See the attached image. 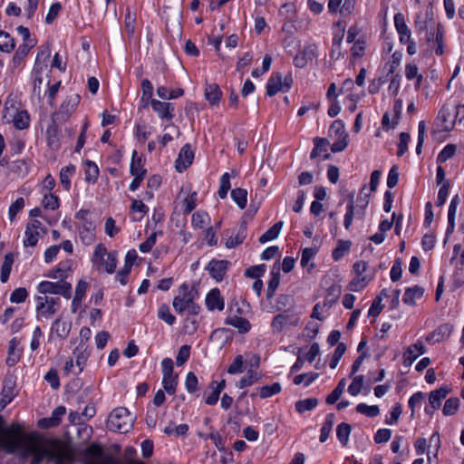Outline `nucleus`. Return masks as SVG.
<instances>
[{"instance_id": "52", "label": "nucleus", "mask_w": 464, "mask_h": 464, "mask_svg": "<svg viewBox=\"0 0 464 464\" xmlns=\"http://www.w3.org/2000/svg\"><path fill=\"white\" fill-rule=\"evenodd\" d=\"M43 78L41 75V70L35 66L34 69V89L33 93L39 101L42 100V89Z\"/></svg>"}, {"instance_id": "30", "label": "nucleus", "mask_w": 464, "mask_h": 464, "mask_svg": "<svg viewBox=\"0 0 464 464\" xmlns=\"http://www.w3.org/2000/svg\"><path fill=\"white\" fill-rule=\"evenodd\" d=\"M50 449H52V453L55 454L54 456H49V459L55 461L54 464H66L70 459L56 441L50 442Z\"/></svg>"}, {"instance_id": "50", "label": "nucleus", "mask_w": 464, "mask_h": 464, "mask_svg": "<svg viewBox=\"0 0 464 464\" xmlns=\"http://www.w3.org/2000/svg\"><path fill=\"white\" fill-rule=\"evenodd\" d=\"M281 392V385L279 382H275L271 385H265L259 389V396L262 399L269 398Z\"/></svg>"}, {"instance_id": "1", "label": "nucleus", "mask_w": 464, "mask_h": 464, "mask_svg": "<svg viewBox=\"0 0 464 464\" xmlns=\"http://www.w3.org/2000/svg\"><path fill=\"white\" fill-rule=\"evenodd\" d=\"M7 432L19 437V440H8L16 444L17 449L14 453L19 452L23 459L34 456L30 464H41L44 458L55 455L52 453L50 444H47L42 438L34 434L25 435L21 425H14Z\"/></svg>"}, {"instance_id": "24", "label": "nucleus", "mask_w": 464, "mask_h": 464, "mask_svg": "<svg viewBox=\"0 0 464 464\" xmlns=\"http://www.w3.org/2000/svg\"><path fill=\"white\" fill-rule=\"evenodd\" d=\"M84 453L86 456L92 458L89 464H98L106 457H113L112 455L110 454H103V450L102 446L96 443L89 445L85 449Z\"/></svg>"}, {"instance_id": "22", "label": "nucleus", "mask_w": 464, "mask_h": 464, "mask_svg": "<svg viewBox=\"0 0 464 464\" xmlns=\"http://www.w3.org/2000/svg\"><path fill=\"white\" fill-rule=\"evenodd\" d=\"M95 224L92 220H85L79 231L80 238L82 244L89 246L93 243L95 235Z\"/></svg>"}, {"instance_id": "51", "label": "nucleus", "mask_w": 464, "mask_h": 464, "mask_svg": "<svg viewBox=\"0 0 464 464\" xmlns=\"http://www.w3.org/2000/svg\"><path fill=\"white\" fill-rule=\"evenodd\" d=\"M289 322V316L285 314L276 315L271 323V327L274 332L281 333L285 326Z\"/></svg>"}, {"instance_id": "32", "label": "nucleus", "mask_w": 464, "mask_h": 464, "mask_svg": "<svg viewBox=\"0 0 464 464\" xmlns=\"http://www.w3.org/2000/svg\"><path fill=\"white\" fill-rule=\"evenodd\" d=\"M334 413H328L325 417L324 422L321 428L320 431V442H325L327 439L329 438V435L333 430V426L334 424Z\"/></svg>"}, {"instance_id": "53", "label": "nucleus", "mask_w": 464, "mask_h": 464, "mask_svg": "<svg viewBox=\"0 0 464 464\" xmlns=\"http://www.w3.org/2000/svg\"><path fill=\"white\" fill-rule=\"evenodd\" d=\"M345 388V380L343 379L337 384V386L334 389V391L327 396L326 403L334 404L342 396Z\"/></svg>"}, {"instance_id": "60", "label": "nucleus", "mask_w": 464, "mask_h": 464, "mask_svg": "<svg viewBox=\"0 0 464 464\" xmlns=\"http://www.w3.org/2000/svg\"><path fill=\"white\" fill-rule=\"evenodd\" d=\"M230 176L227 172L224 173L220 178V187L218 194L220 198H225L230 189Z\"/></svg>"}, {"instance_id": "36", "label": "nucleus", "mask_w": 464, "mask_h": 464, "mask_svg": "<svg viewBox=\"0 0 464 464\" xmlns=\"http://www.w3.org/2000/svg\"><path fill=\"white\" fill-rule=\"evenodd\" d=\"M283 221H278L276 222L273 227H271L269 229H267L260 237H259V242L261 244H264L266 242H268V241H271V240H274L276 239L282 227H283Z\"/></svg>"}, {"instance_id": "31", "label": "nucleus", "mask_w": 464, "mask_h": 464, "mask_svg": "<svg viewBox=\"0 0 464 464\" xmlns=\"http://www.w3.org/2000/svg\"><path fill=\"white\" fill-rule=\"evenodd\" d=\"M75 170V166L71 164L60 171V182L67 191L71 188V178L74 175Z\"/></svg>"}, {"instance_id": "7", "label": "nucleus", "mask_w": 464, "mask_h": 464, "mask_svg": "<svg viewBox=\"0 0 464 464\" xmlns=\"http://www.w3.org/2000/svg\"><path fill=\"white\" fill-rule=\"evenodd\" d=\"M36 313L38 320L49 319L57 311L55 306L59 302V298L49 297L47 295H39L36 297Z\"/></svg>"}, {"instance_id": "5", "label": "nucleus", "mask_w": 464, "mask_h": 464, "mask_svg": "<svg viewBox=\"0 0 464 464\" xmlns=\"http://www.w3.org/2000/svg\"><path fill=\"white\" fill-rule=\"evenodd\" d=\"M293 84V78L290 73L285 77L281 72L273 73L266 83V94L270 97L278 92H287Z\"/></svg>"}, {"instance_id": "48", "label": "nucleus", "mask_w": 464, "mask_h": 464, "mask_svg": "<svg viewBox=\"0 0 464 464\" xmlns=\"http://www.w3.org/2000/svg\"><path fill=\"white\" fill-rule=\"evenodd\" d=\"M70 269V266L67 263H60L58 266L52 271H50L46 276L54 278V279H60L64 280V278L67 277L68 270Z\"/></svg>"}, {"instance_id": "45", "label": "nucleus", "mask_w": 464, "mask_h": 464, "mask_svg": "<svg viewBox=\"0 0 464 464\" xmlns=\"http://www.w3.org/2000/svg\"><path fill=\"white\" fill-rule=\"evenodd\" d=\"M162 385L167 393L169 395L174 394L178 385V375H163Z\"/></svg>"}, {"instance_id": "57", "label": "nucleus", "mask_w": 464, "mask_h": 464, "mask_svg": "<svg viewBox=\"0 0 464 464\" xmlns=\"http://www.w3.org/2000/svg\"><path fill=\"white\" fill-rule=\"evenodd\" d=\"M356 411L368 417H375L380 413V409L377 405L369 406L366 403H359L356 406Z\"/></svg>"}, {"instance_id": "58", "label": "nucleus", "mask_w": 464, "mask_h": 464, "mask_svg": "<svg viewBox=\"0 0 464 464\" xmlns=\"http://www.w3.org/2000/svg\"><path fill=\"white\" fill-rule=\"evenodd\" d=\"M456 146L454 144H448L444 147V149L439 153L437 157L438 163H443L452 158L456 152Z\"/></svg>"}, {"instance_id": "55", "label": "nucleus", "mask_w": 464, "mask_h": 464, "mask_svg": "<svg viewBox=\"0 0 464 464\" xmlns=\"http://www.w3.org/2000/svg\"><path fill=\"white\" fill-rule=\"evenodd\" d=\"M319 374L316 372H307L296 375L294 378V383L299 385L304 383L305 387L309 386L314 381L318 378Z\"/></svg>"}, {"instance_id": "12", "label": "nucleus", "mask_w": 464, "mask_h": 464, "mask_svg": "<svg viewBox=\"0 0 464 464\" xmlns=\"http://www.w3.org/2000/svg\"><path fill=\"white\" fill-rule=\"evenodd\" d=\"M194 159V152L192 151L190 146L188 144H185L179 153V157L175 161L176 169L179 172H182L188 167H189Z\"/></svg>"}, {"instance_id": "41", "label": "nucleus", "mask_w": 464, "mask_h": 464, "mask_svg": "<svg viewBox=\"0 0 464 464\" xmlns=\"http://www.w3.org/2000/svg\"><path fill=\"white\" fill-rule=\"evenodd\" d=\"M34 45L32 41H29L28 43H24L21 45H19L18 49L15 51L13 62L14 65H19L24 58L28 54L30 49Z\"/></svg>"}, {"instance_id": "43", "label": "nucleus", "mask_w": 464, "mask_h": 464, "mask_svg": "<svg viewBox=\"0 0 464 464\" xmlns=\"http://www.w3.org/2000/svg\"><path fill=\"white\" fill-rule=\"evenodd\" d=\"M14 264V256L12 254H6L4 263L1 267L0 279L2 283H6L11 273L12 266Z\"/></svg>"}, {"instance_id": "17", "label": "nucleus", "mask_w": 464, "mask_h": 464, "mask_svg": "<svg viewBox=\"0 0 464 464\" xmlns=\"http://www.w3.org/2000/svg\"><path fill=\"white\" fill-rule=\"evenodd\" d=\"M453 326L450 324H443L435 329L432 333L429 334L426 337L428 342L440 343L451 334Z\"/></svg>"}, {"instance_id": "64", "label": "nucleus", "mask_w": 464, "mask_h": 464, "mask_svg": "<svg viewBox=\"0 0 464 464\" xmlns=\"http://www.w3.org/2000/svg\"><path fill=\"white\" fill-rule=\"evenodd\" d=\"M28 296V292L24 287H19L14 289L11 295L10 301L15 304H21L25 301Z\"/></svg>"}, {"instance_id": "26", "label": "nucleus", "mask_w": 464, "mask_h": 464, "mask_svg": "<svg viewBox=\"0 0 464 464\" xmlns=\"http://www.w3.org/2000/svg\"><path fill=\"white\" fill-rule=\"evenodd\" d=\"M424 294V289L419 285H414L413 287H409L405 290L402 301L405 304L410 306H413L416 304V299H420L422 297Z\"/></svg>"}, {"instance_id": "14", "label": "nucleus", "mask_w": 464, "mask_h": 464, "mask_svg": "<svg viewBox=\"0 0 464 464\" xmlns=\"http://www.w3.org/2000/svg\"><path fill=\"white\" fill-rule=\"evenodd\" d=\"M425 353V347L420 341L410 345L403 353V364L406 367L411 366L413 362Z\"/></svg>"}, {"instance_id": "11", "label": "nucleus", "mask_w": 464, "mask_h": 464, "mask_svg": "<svg viewBox=\"0 0 464 464\" xmlns=\"http://www.w3.org/2000/svg\"><path fill=\"white\" fill-rule=\"evenodd\" d=\"M356 0H329L328 10L330 13L339 12L343 15L352 14L354 9Z\"/></svg>"}, {"instance_id": "47", "label": "nucleus", "mask_w": 464, "mask_h": 464, "mask_svg": "<svg viewBox=\"0 0 464 464\" xmlns=\"http://www.w3.org/2000/svg\"><path fill=\"white\" fill-rule=\"evenodd\" d=\"M459 408V399L457 397H451L445 401L442 412L445 416H452L458 411Z\"/></svg>"}, {"instance_id": "33", "label": "nucleus", "mask_w": 464, "mask_h": 464, "mask_svg": "<svg viewBox=\"0 0 464 464\" xmlns=\"http://www.w3.org/2000/svg\"><path fill=\"white\" fill-rule=\"evenodd\" d=\"M14 126L17 130H25L30 126V115L27 111H16L13 119Z\"/></svg>"}, {"instance_id": "46", "label": "nucleus", "mask_w": 464, "mask_h": 464, "mask_svg": "<svg viewBox=\"0 0 464 464\" xmlns=\"http://www.w3.org/2000/svg\"><path fill=\"white\" fill-rule=\"evenodd\" d=\"M318 404V401L315 398H308L305 400L297 401L295 402V410L299 413H303L304 411H312Z\"/></svg>"}, {"instance_id": "59", "label": "nucleus", "mask_w": 464, "mask_h": 464, "mask_svg": "<svg viewBox=\"0 0 464 464\" xmlns=\"http://www.w3.org/2000/svg\"><path fill=\"white\" fill-rule=\"evenodd\" d=\"M364 377L363 375H357L353 378L352 383L348 387V392L352 396H356L361 392L363 386Z\"/></svg>"}, {"instance_id": "23", "label": "nucleus", "mask_w": 464, "mask_h": 464, "mask_svg": "<svg viewBox=\"0 0 464 464\" xmlns=\"http://www.w3.org/2000/svg\"><path fill=\"white\" fill-rule=\"evenodd\" d=\"M73 355L76 360V365L79 368L78 372L75 374H78L82 371L83 366L90 356L88 346L84 343H79L78 346L73 351Z\"/></svg>"}, {"instance_id": "27", "label": "nucleus", "mask_w": 464, "mask_h": 464, "mask_svg": "<svg viewBox=\"0 0 464 464\" xmlns=\"http://www.w3.org/2000/svg\"><path fill=\"white\" fill-rule=\"evenodd\" d=\"M460 202L459 195H455L449 206V211H448V227H447V234H450L454 231L455 228V218L457 213L458 206Z\"/></svg>"}, {"instance_id": "56", "label": "nucleus", "mask_w": 464, "mask_h": 464, "mask_svg": "<svg viewBox=\"0 0 464 464\" xmlns=\"http://www.w3.org/2000/svg\"><path fill=\"white\" fill-rule=\"evenodd\" d=\"M158 317L167 323L169 325L174 324L176 318L171 314L169 307L167 304H161L158 311Z\"/></svg>"}, {"instance_id": "8", "label": "nucleus", "mask_w": 464, "mask_h": 464, "mask_svg": "<svg viewBox=\"0 0 464 464\" xmlns=\"http://www.w3.org/2000/svg\"><path fill=\"white\" fill-rule=\"evenodd\" d=\"M197 295L198 293L194 288H190L187 284H182L179 286V295L173 299L174 310L179 314L186 311V306L195 300Z\"/></svg>"}, {"instance_id": "13", "label": "nucleus", "mask_w": 464, "mask_h": 464, "mask_svg": "<svg viewBox=\"0 0 464 464\" xmlns=\"http://www.w3.org/2000/svg\"><path fill=\"white\" fill-rule=\"evenodd\" d=\"M205 303L209 311H222L225 307L224 298L218 288H213L208 293Z\"/></svg>"}, {"instance_id": "6", "label": "nucleus", "mask_w": 464, "mask_h": 464, "mask_svg": "<svg viewBox=\"0 0 464 464\" xmlns=\"http://www.w3.org/2000/svg\"><path fill=\"white\" fill-rule=\"evenodd\" d=\"M37 291L44 295L46 294L60 295L66 299H70L72 285L64 280H60L58 282L42 281L37 285Z\"/></svg>"}, {"instance_id": "15", "label": "nucleus", "mask_w": 464, "mask_h": 464, "mask_svg": "<svg viewBox=\"0 0 464 464\" xmlns=\"http://www.w3.org/2000/svg\"><path fill=\"white\" fill-rule=\"evenodd\" d=\"M228 264L229 263L227 260L213 259L208 263L207 269L208 270L210 276L218 282H219L224 278Z\"/></svg>"}, {"instance_id": "62", "label": "nucleus", "mask_w": 464, "mask_h": 464, "mask_svg": "<svg viewBox=\"0 0 464 464\" xmlns=\"http://www.w3.org/2000/svg\"><path fill=\"white\" fill-rule=\"evenodd\" d=\"M135 22V14H132L130 10L128 8L127 13L125 14L124 26L129 36H132L134 34Z\"/></svg>"}, {"instance_id": "10", "label": "nucleus", "mask_w": 464, "mask_h": 464, "mask_svg": "<svg viewBox=\"0 0 464 464\" xmlns=\"http://www.w3.org/2000/svg\"><path fill=\"white\" fill-rule=\"evenodd\" d=\"M450 392V389L448 386L432 391L429 396L430 407L425 408L426 414L432 415L434 411L440 407L441 401L447 397Z\"/></svg>"}, {"instance_id": "20", "label": "nucleus", "mask_w": 464, "mask_h": 464, "mask_svg": "<svg viewBox=\"0 0 464 464\" xmlns=\"http://www.w3.org/2000/svg\"><path fill=\"white\" fill-rule=\"evenodd\" d=\"M394 24L398 34H400V42L404 44L410 42L411 31L405 23L403 14L400 13L395 14Z\"/></svg>"}, {"instance_id": "63", "label": "nucleus", "mask_w": 464, "mask_h": 464, "mask_svg": "<svg viewBox=\"0 0 464 464\" xmlns=\"http://www.w3.org/2000/svg\"><path fill=\"white\" fill-rule=\"evenodd\" d=\"M42 204L44 208L55 210L59 208V198L52 193L44 194Z\"/></svg>"}, {"instance_id": "37", "label": "nucleus", "mask_w": 464, "mask_h": 464, "mask_svg": "<svg viewBox=\"0 0 464 464\" xmlns=\"http://www.w3.org/2000/svg\"><path fill=\"white\" fill-rule=\"evenodd\" d=\"M260 379V375L254 370L249 369L245 376H243L237 382V387L244 389L251 386Z\"/></svg>"}, {"instance_id": "19", "label": "nucleus", "mask_w": 464, "mask_h": 464, "mask_svg": "<svg viewBox=\"0 0 464 464\" xmlns=\"http://www.w3.org/2000/svg\"><path fill=\"white\" fill-rule=\"evenodd\" d=\"M72 324L68 320L57 318L52 324L51 333L60 339H65L69 335Z\"/></svg>"}, {"instance_id": "35", "label": "nucleus", "mask_w": 464, "mask_h": 464, "mask_svg": "<svg viewBox=\"0 0 464 464\" xmlns=\"http://www.w3.org/2000/svg\"><path fill=\"white\" fill-rule=\"evenodd\" d=\"M246 237V226L242 224L235 237H229L226 241V246L227 248H233L245 240Z\"/></svg>"}, {"instance_id": "38", "label": "nucleus", "mask_w": 464, "mask_h": 464, "mask_svg": "<svg viewBox=\"0 0 464 464\" xmlns=\"http://www.w3.org/2000/svg\"><path fill=\"white\" fill-rule=\"evenodd\" d=\"M85 180L89 183H95L99 177V168L92 160L85 161Z\"/></svg>"}, {"instance_id": "28", "label": "nucleus", "mask_w": 464, "mask_h": 464, "mask_svg": "<svg viewBox=\"0 0 464 464\" xmlns=\"http://www.w3.org/2000/svg\"><path fill=\"white\" fill-rule=\"evenodd\" d=\"M137 156L138 153L136 150H134L130 166V172L133 177H145L147 174V169L144 168L142 159Z\"/></svg>"}, {"instance_id": "2", "label": "nucleus", "mask_w": 464, "mask_h": 464, "mask_svg": "<svg viewBox=\"0 0 464 464\" xmlns=\"http://www.w3.org/2000/svg\"><path fill=\"white\" fill-rule=\"evenodd\" d=\"M133 426V419L124 407L114 409L108 417L107 428L114 432L127 433Z\"/></svg>"}, {"instance_id": "3", "label": "nucleus", "mask_w": 464, "mask_h": 464, "mask_svg": "<svg viewBox=\"0 0 464 464\" xmlns=\"http://www.w3.org/2000/svg\"><path fill=\"white\" fill-rule=\"evenodd\" d=\"M92 261L98 270L112 274L117 266V253L108 252L103 244H98L95 246Z\"/></svg>"}, {"instance_id": "18", "label": "nucleus", "mask_w": 464, "mask_h": 464, "mask_svg": "<svg viewBox=\"0 0 464 464\" xmlns=\"http://www.w3.org/2000/svg\"><path fill=\"white\" fill-rule=\"evenodd\" d=\"M81 101V97L77 93H72L66 96L61 104L60 113L68 118L72 112L77 108Z\"/></svg>"}, {"instance_id": "39", "label": "nucleus", "mask_w": 464, "mask_h": 464, "mask_svg": "<svg viewBox=\"0 0 464 464\" xmlns=\"http://www.w3.org/2000/svg\"><path fill=\"white\" fill-rule=\"evenodd\" d=\"M314 147L310 155V158L312 160H314V159L319 157L321 154L326 152L329 142L325 138L316 137L314 139Z\"/></svg>"}, {"instance_id": "49", "label": "nucleus", "mask_w": 464, "mask_h": 464, "mask_svg": "<svg viewBox=\"0 0 464 464\" xmlns=\"http://www.w3.org/2000/svg\"><path fill=\"white\" fill-rule=\"evenodd\" d=\"M370 282V278L364 276H356L349 284L348 289L353 292L362 290Z\"/></svg>"}, {"instance_id": "40", "label": "nucleus", "mask_w": 464, "mask_h": 464, "mask_svg": "<svg viewBox=\"0 0 464 464\" xmlns=\"http://www.w3.org/2000/svg\"><path fill=\"white\" fill-rule=\"evenodd\" d=\"M14 47V39L8 33L0 30V51L11 53Z\"/></svg>"}, {"instance_id": "4", "label": "nucleus", "mask_w": 464, "mask_h": 464, "mask_svg": "<svg viewBox=\"0 0 464 464\" xmlns=\"http://www.w3.org/2000/svg\"><path fill=\"white\" fill-rule=\"evenodd\" d=\"M353 194L349 195V200L346 206V213L344 215L343 226L345 229H349L353 224L354 215L357 216L358 218L362 219L364 218V210L368 205V195L365 197L359 196L357 198V209L354 207Z\"/></svg>"}, {"instance_id": "21", "label": "nucleus", "mask_w": 464, "mask_h": 464, "mask_svg": "<svg viewBox=\"0 0 464 464\" xmlns=\"http://www.w3.org/2000/svg\"><path fill=\"white\" fill-rule=\"evenodd\" d=\"M270 276L271 278L268 282L266 289V298L268 300L274 297L275 293L280 284V266L277 262L274 264Z\"/></svg>"}, {"instance_id": "34", "label": "nucleus", "mask_w": 464, "mask_h": 464, "mask_svg": "<svg viewBox=\"0 0 464 464\" xmlns=\"http://www.w3.org/2000/svg\"><path fill=\"white\" fill-rule=\"evenodd\" d=\"M14 397V385L11 381H5V384L1 392V400L0 403L2 404V408H5L7 404H9Z\"/></svg>"}, {"instance_id": "29", "label": "nucleus", "mask_w": 464, "mask_h": 464, "mask_svg": "<svg viewBox=\"0 0 464 464\" xmlns=\"http://www.w3.org/2000/svg\"><path fill=\"white\" fill-rule=\"evenodd\" d=\"M225 323L226 324L237 328L241 334L247 333L251 328V324L248 320L237 315L227 317Z\"/></svg>"}, {"instance_id": "44", "label": "nucleus", "mask_w": 464, "mask_h": 464, "mask_svg": "<svg viewBox=\"0 0 464 464\" xmlns=\"http://www.w3.org/2000/svg\"><path fill=\"white\" fill-rule=\"evenodd\" d=\"M351 425L342 422L337 426L336 436L343 446H346L351 433Z\"/></svg>"}, {"instance_id": "54", "label": "nucleus", "mask_w": 464, "mask_h": 464, "mask_svg": "<svg viewBox=\"0 0 464 464\" xmlns=\"http://www.w3.org/2000/svg\"><path fill=\"white\" fill-rule=\"evenodd\" d=\"M330 134H334L335 138H348L345 127L341 120L334 121L329 129Z\"/></svg>"}, {"instance_id": "25", "label": "nucleus", "mask_w": 464, "mask_h": 464, "mask_svg": "<svg viewBox=\"0 0 464 464\" xmlns=\"http://www.w3.org/2000/svg\"><path fill=\"white\" fill-rule=\"evenodd\" d=\"M204 95L211 105H217L221 100L222 92L217 83H208L206 85Z\"/></svg>"}, {"instance_id": "9", "label": "nucleus", "mask_w": 464, "mask_h": 464, "mask_svg": "<svg viewBox=\"0 0 464 464\" xmlns=\"http://www.w3.org/2000/svg\"><path fill=\"white\" fill-rule=\"evenodd\" d=\"M459 111H456V115L453 116L450 110L443 106L438 114L437 117V126L442 131H450L455 125V118L459 115Z\"/></svg>"}, {"instance_id": "42", "label": "nucleus", "mask_w": 464, "mask_h": 464, "mask_svg": "<svg viewBox=\"0 0 464 464\" xmlns=\"http://www.w3.org/2000/svg\"><path fill=\"white\" fill-rule=\"evenodd\" d=\"M247 191L245 188H237L232 189L231 198L239 208L243 209L246 205Z\"/></svg>"}, {"instance_id": "16", "label": "nucleus", "mask_w": 464, "mask_h": 464, "mask_svg": "<svg viewBox=\"0 0 464 464\" xmlns=\"http://www.w3.org/2000/svg\"><path fill=\"white\" fill-rule=\"evenodd\" d=\"M150 104L160 118L170 121L174 117V106L171 103L151 99Z\"/></svg>"}, {"instance_id": "61", "label": "nucleus", "mask_w": 464, "mask_h": 464, "mask_svg": "<svg viewBox=\"0 0 464 464\" xmlns=\"http://www.w3.org/2000/svg\"><path fill=\"white\" fill-rule=\"evenodd\" d=\"M40 237L39 231H33L25 228L24 245V246H35Z\"/></svg>"}]
</instances>
